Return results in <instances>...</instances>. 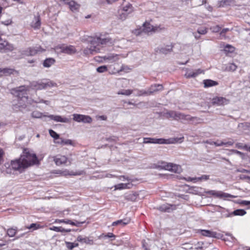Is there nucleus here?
Wrapping results in <instances>:
<instances>
[{
  "label": "nucleus",
  "mask_w": 250,
  "mask_h": 250,
  "mask_svg": "<svg viewBox=\"0 0 250 250\" xmlns=\"http://www.w3.org/2000/svg\"><path fill=\"white\" fill-rule=\"evenodd\" d=\"M40 225L36 223L31 224L29 227H27L28 229H33V230L37 229L39 228Z\"/></svg>",
  "instance_id": "obj_52"
},
{
  "label": "nucleus",
  "mask_w": 250,
  "mask_h": 250,
  "mask_svg": "<svg viewBox=\"0 0 250 250\" xmlns=\"http://www.w3.org/2000/svg\"><path fill=\"white\" fill-rule=\"evenodd\" d=\"M203 83L205 87H209L215 86L218 84L217 82L209 79L204 80Z\"/></svg>",
  "instance_id": "obj_29"
},
{
  "label": "nucleus",
  "mask_w": 250,
  "mask_h": 250,
  "mask_svg": "<svg viewBox=\"0 0 250 250\" xmlns=\"http://www.w3.org/2000/svg\"><path fill=\"white\" fill-rule=\"evenodd\" d=\"M206 193L208 194L212 195L220 199L234 197V196L230 194L225 193L221 191L211 190L207 191H206Z\"/></svg>",
  "instance_id": "obj_11"
},
{
  "label": "nucleus",
  "mask_w": 250,
  "mask_h": 250,
  "mask_svg": "<svg viewBox=\"0 0 250 250\" xmlns=\"http://www.w3.org/2000/svg\"><path fill=\"white\" fill-rule=\"evenodd\" d=\"M7 166H8V167H10V165L8 164L5 165V167H7ZM10 166L13 169L15 170H19L21 172L22 171L24 168H25L22 161L21 160V158H20L19 159L12 161L11 162Z\"/></svg>",
  "instance_id": "obj_10"
},
{
  "label": "nucleus",
  "mask_w": 250,
  "mask_h": 250,
  "mask_svg": "<svg viewBox=\"0 0 250 250\" xmlns=\"http://www.w3.org/2000/svg\"><path fill=\"white\" fill-rule=\"evenodd\" d=\"M176 120L181 121V122L184 124H187L188 123H191V124H196L199 122L200 119L195 117H191L189 115H186L183 113L179 112Z\"/></svg>",
  "instance_id": "obj_7"
},
{
  "label": "nucleus",
  "mask_w": 250,
  "mask_h": 250,
  "mask_svg": "<svg viewBox=\"0 0 250 250\" xmlns=\"http://www.w3.org/2000/svg\"><path fill=\"white\" fill-rule=\"evenodd\" d=\"M178 112H176L174 111H170L167 112L166 113V116L167 118H171L173 119L176 120V118H177V116L178 114Z\"/></svg>",
  "instance_id": "obj_33"
},
{
  "label": "nucleus",
  "mask_w": 250,
  "mask_h": 250,
  "mask_svg": "<svg viewBox=\"0 0 250 250\" xmlns=\"http://www.w3.org/2000/svg\"><path fill=\"white\" fill-rule=\"evenodd\" d=\"M119 16L118 18L119 19L121 20L122 21L125 20L127 16H128V13L125 12L123 11L122 10H121L119 12Z\"/></svg>",
  "instance_id": "obj_38"
},
{
  "label": "nucleus",
  "mask_w": 250,
  "mask_h": 250,
  "mask_svg": "<svg viewBox=\"0 0 250 250\" xmlns=\"http://www.w3.org/2000/svg\"><path fill=\"white\" fill-rule=\"evenodd\" d=\"M55 62V60L51 58L45 59L43 63V66L45 67H49Z\"/></svg>",
  "instance_id": "obj_31"
},
{
  "label": "nucleus",
  "mask_w": 250,
  "mask_h": 250,
  "mask_svg": "<svg viewBox=\"0 0 250 250\" xmlns=\"http://www.w3.org/2000/svg\"><path fill=\"white\" fill-rule=\"evenodd\" d=\"M49 229L51 230L55 231L56 232H69L71 231V229H65L63 228L62 227L53 226V227H50L49 228Z\"/></svg>",
  "instance_id": "obj_28"
},
{
  "label": "nucleus",
  "mask_w": 250,
  "mask_h": 250,
  "mask_svg": "<svg viewBox=\"0 0 250 250\" xmlns=\"http://www.w3.org/2000/svg\"><path fill=\"white\" fill-rule=\"evenodd\" d=\"M176 206L175 205H170L168 204H165L160 206L159 207V209L160 211L170 212L171 211L176 209Z\"/></svg>",
  "instance_id": "obj_18"
},
{
  "label": "nucleus",
  "mask_w": 250,
  "mask_h": 250,
  "mask_svg": "<svg viewBox=\"0 0 250 250\" xmlns=\"http://www.w3.org/2000/svg\"><path fill=\"white\" fill-rule=\"evenodd\" d=\"M57 86V84L56 83L50 80H42L33 81L30 83V86L36 90H42Z\"/></svg>",
  "instance_id": "obj_4"
},
{
  "label": "nucleus",
  "mask_w": 250,
  "mask_h": 250,
  "mask_svg": "<svg viewBox=\"0 0 250 250\" xmlns=\"http://www.w3.org/2000/svg\"><path fill=\"white\" fill-rule=\"evenodd\" d=\"M229 28H224L223 29L221 33H220V35L221 36H224V34L225 33H226L227 32L229 31Z\"/></svg>",
  "instance_id": "obj_62"
},
{
  "label": "nucleus",
  "mask_w": 250,
  "mask_h": 250,
  "mask_svg": "<svg viewBox=\"0 0 250 250\" xmlns=\"http://www.w3.org/2000/svg\"><path fill=\"white\" fill-rule=\"evenodd\" d=\"M133 92V90L130 89L124 90L118 92V94L124 95L126 96H129Z\"/></svg>",
  "instance_id": "obj_42"
},
{
  "label": "nucleus",
  "mask_w": 250,
  "mask_h": 250,
  "mask_svg": "<svg viewBox=\"0 0 250 250\" xmlns=\"http://www.w3.org/2000/svg\"><path fill=\"white\" fill-rule=\"evenodd\" d=\"M55 223H65L66 224H69V223H72L71 220L69 219H56L55 221Z\"/></svg>",
  "instance_id": "obj_46"
},
{
  "label": "nucleus",
  "mask_w": 250,
  "mask_h": 250,
  "mask_svg": "<svg viewBox=\"0 0 250 250\" xmlns=\"http://www.w3.org/2000/svg\"><path fill=\"white\" fill-rule=\"evenodd\" d=\"M73 117V120L79 123H90L92 121V118L88 115L74 114Z\"/></svg>",
  "instance_id": "obj_12"
},
{
  "label": "nucleus",
  "mask_w": 250,
  "mask_h": 250,
  "mask_svg": "<svg viewBox=\"0 0 250 250\" xmlns=\"http://www.w3.org/2000/svg\"><path fill=\"white\" fill-rule=\"evenodd\" d=\"M230 151L240 155H242L243 154L242 152L235 149H231Z\"/></svg>",
  "instance_id": "obj_60"
},
{
  "label": "nucleus",
  "mask_w": 250,
  "mask_h": 250,
  "mask_svg": "<svg viewBox=\"0 0 250 250\" xmlns=\"http://www.w3.org/2000/svg\"><path fill=\"white\" fill-rule=\"evenodd\" d=\"M165 168L167 170L178 173H180L182 170L181 167L180 165L173 163L167 164L165 166Z\"/></svg>",
  "instance_id": "obj_14"
},
{
  "label": "nucleus",
  "mask_w": 250,
  "mask_h": 250,
  "mask_svg": "<svg viewBox=\"0 0 250 250\" xmlns=\"http://www.w3.org/2000/svg\"><path fill=\"white\" fill-rule=\"evenodd\" d=\"M163 89V86L161 84H154L152 85L148 89L147 95H150L155 92L162 91Z\"/></svg>",
  "instance_id": "obj_17"
},
{
  "label": "nucleus",
  "mask_w": 250,
  "mask_h": 250,
  "mask_svg": "<svg viewBox=\"0 0 250 250\" xmlns=\"http://www.w3.org/2000/svg\"><path fill=\"white\" fill-rule=\"evenodd\" d=\"M31 116L34 118H40L42 116V113L39 111H34L32 112Z\"/></svg>",
  "instance_id": "obj_41"
},
{
  "label": "nucleus",
  "mask_w": 250,
  "mask_h": 250,
  "mask_svg": "<svg viewBox=\"0 0 250 250\" xmlns=\"http://www.w3.org/2000/svg\"><path fill=\"white\" fill-rule=\"evenodd\" d=\"M66 247L69 250H72L74 249L73 243L69 242H65Z\"/></svg>",
  "instance_id": "obj_55"
},
{
  "label": "nucleus",
  "mask_w": 250,
  "mask_h": 250,
  "mask_svg": "<svg viewBox=\"0 0 250 250\" xmlns=\"http://www.w3.org/2000/svg\"><path fill=\"white\" fill-rule=\"evenodd\" d=\"M197 32L199 34L205 35L207 33V28H205V27H202V28H199L197 30Z\"/></svg>",
  "instance_id": "obj_51"
},
{
  "label": "nucleus",
  "mask_w": 250,
  "mask_h": 250,
  "mask_svg": "<svg viewBox=\"0 0 250 250\" xmlns=\"http://www.w3.org/2000/svg\"><path fill=\"white\" fill-rule=\"evenodd\" d=\"M235 48L231 45L227 44L224 47V51L228 53H232L234 52Z\"/></svg>",
  "instance_id": "obj_40"
},
{
  "label": "nucleus",
  "mask_w": 250,
  "mask_h": 250,
  "mask_svg": "<svg viewBox=\"0 0 250 250\" xmlns=\"http://www.w3.org/2000/svg\"><path fill=\"white\" fill-rule=\"evenodd\" d=\"M175 142V139H165L163 138H144V144H170Z\"/></svg>",
  "instance_id": "obj_5"
},
{
  "label": "nucleus",
  "mask_w": 250,
  "mask_h": 250,
  "mask_svg": "<svg viewBox=\"0 0 250 250\" xmlns=\"http://www.w3.org/2000/svg\"><path fill=\"white\" fill-rule=\"evenodd\" d=\"M67 160V157H66L64 156H60L59 157H56L54 159V161L55 164L58 166L65 164L66 163Z\"/></svg>",
  "instance_id": "obj_25"
},
{
  "label": "nucleus",
  "mask_w": 250,
  "mask_h": 250,
  "mask_svg": "<svg viewBox=\"0 0 250 250\" xmlns=\"http://www.w3.org/2000/svg\"><path fill=\"white\" fill-rule=\"evenodd\" d=\"M14 49L13 46L7 41L0 38V51L5 52L6 50L12 51Z\"/></svg>",
  "instance_id": "obj_15"
},
{
  "label": "nucleus",
  "mask_w": 250,
  "mask_h": 250,
  "mask_svg": "<svg viewBox=\"0 0 250 250\" xmlns=\"http://www.w3.org/2000/svg\"><path fill=\"white\" fill-rule=\"evenodd\" d=\"M11 74H18V72L12 68H0V77L3 76H9Z\"/></svg>",
  "instance_id": "obj_19"
},
{
  "label": "nucleus",
  "mask_w": 250,
  "mask_h": 250,
  "mask_svg": "<svg viewBox=\"0 0 250 250\" xmlns=\"http://www.w3.org/2000/svg\"><path fill=\"white\" fill-rule=\"evenodd\" d=\"M243 149L245 150H246V151L250 152V146H247L246 145H244Z\"/></svg>",
  "instance_id": "obj_64"
},
{
  "label": "nucleus",
  "mask_w": 250,
  "mask_h": 250,
  "mask_svg": "<svg viewBox=\"0 0 250 250\" xmlns=\"http://www.w3.org/2000/svg\"><path fill=\"white\" fill-rule=\"evenodd\" d=\"M208 178H209V176L206 175H202L201 177H196L197 182L198 181H201L203 180H207L208 179Z\"/></svg>",
  "instance_id": "obj_56"
},
{
  "label": "nucleus",
  "mask_w": 250,
  "mask_h": 250,
  "mask_svg": "<svg viewBox=\"0 0 250 250\" xmlns=\"http://www.w3.org/2000/svg\"><path fill=\"white\" fill-rule=\"evenodd\" d=\"M104 60H108L112 62L116 61L118 60V55L117 54H110L104 57Z\"/></svg>",
  "instance_id": "obj_34"
},
{
  "label": "nucleus",
  "mask_w": 250,
  "mask_h": 250,
  "mask_svg": "<svg viewBox=\"0 0 250 250\" xmlns=\"http://www.w3.org/2000/svg\"><path fill=\"white\" fill-rule=\"evenodd\" d=\"M187 181H193V182H197V179L196 177L195 178H191V177H188L187 178L185 179Z\"/></svg>",
  "instance_id": "obj_59"
},
{
  "label": "nucleus",
  "mask_w": 250,
  "mask_h": 250,
  "mask_svg": "<svg viewBox=\"0 0 250 250\" xmlns=\"http://www.w3.org/2000/svg\"><path fill=\"white\" fill-rule=\"evenodd\" d=\"M30 102L32 103H44L46 105H48L50 104V101H46L43 100L42 99H41L40 98H38L37 99H33L32 100H30Z\"/></svg>",
  "instance_id": "obj_37"
},
{
  "label": "nucleus",
  "mask_w": 250,
  "mask_h": 250,
  "mask_svg": "<svg viewBox=\"0 0 250 250\" xmlns=\"http://www.w3.org/2000/svg\"><path fill=\"white\" fill-rule=\"evenodd\" d=\"M165 29V27H161L160 25L154 26L149 22H146L143 24L142 30L145 33H149L151 32H158L163 30Z\"/></svg>",
  "instance_id": "obj_8"
},
{
  "label": "nucleus",
  "mask_w": 250,
  "mask_h": 250,
  "mask_svg": "<svg viewBox=\"0 0 250 250\" xmlns=\"http://www.w3.org/2000/svg\"><path fill=\"white\" fill-rule=\"evenodd\" d=\"M130 222V219L129 218H125L122 220H119L113 222L112 224V226H115L117 225H120L121 226H125V225L128 224Z\"/></svg>",
  "instance_id": "obj_26"
},
{
  "label": "nucleus",
  "mask_w": 250,
  "mask_h": 250,
  "mask_svg": "<svg viewBox=\"0 0 250 250\" xmlns=\"http://www.w3.org/2000/svg\"><path fill=\"white\" fill-rule=\"evenodd\" d=\"M68 5L70 7V9L72 10V11H73V10H77L78 9L79 7H80V5L77 4L75 1H70V2H68Z\"/></svg>",
  "instance_id": "obj_35"
},
{
  "label": "nucleus",
  "mask_w": 250,
  "mask_h": 250,
  "mask_svg": "<svg viewBox=\"0 0 250 250\" xmlns=\"http://www.w3.org/2000/svg\"><path fill=\"white\" fill-rule=\"evenodd\" d=\"M173 47V45L172 44L167 45L165 47H162L160 51L163 54H167L172 51Z\"/></svg>",
  "instance_id": "obj_27"
},
{
  "label": "nucleus",
  "mask_w": 250,
  "mask_h": 250,
  "mask_svg": "<svg viewBox=\"0 0 250 250\" xmlns=\"http://www.w3.org/2000/svg\"><path fill=\"white\" fill-rule=\"evenodd\" d=\"M234 2V0H222L218 2V4L219 7H225L230 5L233 4Z\"/></svg>",
  "instance_id": "obj_30"
},
{
  "label": "nucleus",
  "mask_w": 250,
  "mask_h": 250,
  "mask_svg": "<svg viewBox=\"0 0 250 250\" xmlns=\"http://www.w3.org/2000/svg\"><path fill=\"white\" fill-rule=\"evenodd\" d=\"M1 23L5 25H9L11 24L12 21L11 20H8L5 21H1Z\"/></svg>",
  "instance_id": "obj_58"
},
{
  "label": "nucleus",
  "mask_w": 250,
  "mask_h": 250,
  "mask_svg": "<svg viewBox=\"0 0 250 250\" xmlns=\"http://www.w3.org/2000/svg\"><path fill=\"white\" fill-rule=\"evenodd\" d=\"M121 10L125 12L128 13V14H129L133 11V8L131 5L127 4Z\"/></svg>",
  "instance_id": "obj_39"
},
{
  "label": "nucleus",
  "mask_w": 250,
  "mask_h": 250,
  "mask_svg": "<svg viewBox=\"0 0 250 250\" xmlns=\"http://www.w3.org/2000/svg\"><path fill=\"white\" fill-rule=\"evenodd\" d=\"M210 29L213 32H218L221 30V27L219 25H215L212 26L210 28Z\"/></svg>",
  "instance_id": "obj_54"
},
{
  "label": "nucleus",
  "mask_w": 250,
  "mask_h": 250,
  "mask_svg": "<svg viewBox=\"0 0 250 250\" xmlns=\"http://www.w3.org/2000/svg\"><path fill=\"white\" fill-rule=\"evenodd\" d=\"M48 117L51 119L58 122L67 123L70 122L69 119L66 117H62L59 115H50L48 116Z\"/></svg>",
  "instance_id": "obj_21"
},
{
  "label": "nucleus",
  "mask_w": 250,
  "mask_h": 250,
  "mask_svg": "<svg viewBox=\"0 0 250 250\" xmlns=\"http://www.w3.org/2000/svg\"><path fill=\"white\" fill-rule=\"evenodd\" d=\"M204 243L203 242H198L195 245L196 250H204L205 247L204 246Z\"/></svg>",
  "instance_id": "obj_45"
},
{
  "label": "nucleus",
  "mask_w": 250,
  "mask_h": 250,
  "mask_svg": "<svg viewBox=\"0 0 250 250\" xmlns=\"http://www.w3.org/2000/svg\"><path fill=\"white\" fill-rule=\"evenodd\" d=\"M210 145H214L216 146H222L224 145V142L223 141H217V142H211L210 143H208Z\"/></svg>",
  "instance_id": "obj_50"
},
{
  "label": "nucleus",
  "mask_w": 250,
  "mask_h": 250,
  "mask_svg": "<svg viewBox=\"0 0 250 250\" xmlns=\"http://www.w3.org/2000/svg\"><path fill=\"white\" fill-rule=\"evenodd\" d=\"M224 145H225L226 146H232L233 144V142L232 141H229L227 142H224Z\"/></svg>",
  "instance_id": "obj_63"
},
{
  "label": "nucleus",
  "mask_w": 250,
  "mask_h": 250,
  "mask_svg": "<svg viewBox=\"0 0 250 250\" xmlns=\"http://www.w3.org/2000/svg\"><path fill=\"white\" fill-rule=\"evenodd\" d=\"M202 72H203V71L200 69H196L193 71L188 70L185 75L188 78L191 77L194 78Z\"/></svg>",
  "instance_id": "obj_23"
},
{
  "label": "nucleus",
  "mask_w": 250,
  "mask_h": 250,
  "mask_svg": "<svg viewBox=\"0 0 250 250\" xmlns=\"http://www.w3.org/2000/svg\"><path fill=\"white\" fill-rule=\"evenodd\" d=\"M100 237L101 238H112V239L114 240L115 238V235L113 234L112 233L108 232L106 234H102L100 235Z\"/></svg>",
  "instance_id": "obj_43"
},
{
  "label": "nucleus",
  "mask_w": 250,
  "mask_h": 250,
  "mask_svg": "<svg viewBox=\"0 0 250 250\" xmlns=\"http://www.w3.org/2000/svg\"><path fill=\"white\" fill-rule=\"evenodd\" d=\"M28 86L22 85L11 89V93L18 98V103L13 104V108L18 111L21 108H25L28 104H32L28 99L27 91Z\"/></svg>",
  "instance_id": "obj_1"
},
{
  "label": "nucleus",
  "mask_w": 250,
  "mask_h": 250,
  "mask_svg": "<svg viewBox=\"0 0 250 250\" xmlns=\"http://www.w3.org/2000/svg\"><path fill=\"white\" fill-rule=\"evenodd\" d=\"M138 96H143V95H147V91L146 90H140L138 91V93L137 94Z\"/></svg>",
  "instance_id": "obj_57"
},
{
  "label": "nucleus",
  "mask_w": 250,
  "mask_h": 250,
  "mask_svg": "<svg viewBox=\"0 0 250 250\" xmlns=\"http://www.w3.org/2000/svg\"><path fill=\"white\" fill-rule=\"evenodd\" d=\"M54 49L58 53H65L69 55L74 54L76 53L77 50L74 46L65 45L64 44L58 45Z\"/></svg>",
  "instance_id": "obj_6"
},
{
  "label": "nucleus",
  "mask_w": 250,
  "mask_h": 250,
  "mask_svg": "<svg viewBox=\"0 0 250 250\" xmlns=\"http://www.w3.org/2000/svg\"><path fill=\"white\" fill-rule=\"evenodd\" d=\"M212 103L217 105H224L229 103V100L222 97H216L212 99Z\"/></svg>",
  "instance_id": "obj_16"
},
{
  "label": "nucleus",
  "mask_w": 250,
  "mask_h": 250,
  "mask_svg": "<svg viewBox=\"0 0 250 250\" xmlns=\"http://www.w3.org/2000/svg\"><path fill=\"white\" fill-rule=\"evenodd\" d=\"M119 178L120 179H122L123 178V181H127L128 182L127 183H120L117 184L114 186L115 189H127L130 188L132 184L131 183L132 182L131 179L129 178L128 177H125V176H120Z\"/></svg>",
  "instance_id": "obj_9"
},
{
  "label": "nucleus",
  "mask_w": 250,
  "mask_h": 250,
  "mask_svg": "<svg viewBox=\"0 0 250 250\" xmlns=\"http://www.w3.org/2000/svg\"><path fill=\"white\" fill-rule=\"evenodd\" d=\"M72 223H69L70 225H71L72 226H75L77 227H80L81 225L85 223V221L83 222H78L77 221H76V222H73L71 221Z\"/></svg>",
  "instance_id": "obj_53"
},
{
  "label": "nucleus",
  "mask_w": 250,
  "mask_h": 250,
  "mask_svg": "<svg viewBox=\"0 0 250 250\" xmlns=\"http://www.w3.org/2000/svg\"><path fill=\"white\" fill-rule=\"evenodd\" d=\"M237 68V66L234 63H229L228 64L227 69L229 71H234Z\"/></svg>",
  "instance_id": "obj_49"
},
{
  "label": "nucleus",
  "mask_w": 250,
  "mask_h": 250,
  "mask_svg": "<svg viewBox=\"0 0 250 250\" xmlns=\"http://www.w3.org/2000/svg\"><path fill=\"white\" fill-rule=\"evenodd\" d=\"M44 50L41 46L29 47L27 49L22 51V54L25 56H34L39 52H42Z\"/></svg>",
  "instance_id": "obj_13"
},
{
  "label": "nucleus",
  "mask_w": 250,
  "mask_h": 250,
  "mask_svg": "<svg viewBox=\"0 0 250 250\" xmlns=\"http://www.w3.org/2000/svg\"><path fill=\"white\" fill-rule=\"evenodd\" d=\"M41 24V19L39 15L35 16L30 23V25L34 29H39Z\"/></svg>",
  "instance_id": "obj_22"
},
{
  "label": "nucleus",
  "mask_w": 250,
  "mask_h": 250,
  "mask_svg": "<svg viewBox=\"0 0 250 250\" xmlns=\"http://www.w3.org/2000/svg\"><path fill=\"white\" fill-rule=\"evenodd\" d=\"M89 42V47L85 48L83 51L85 55H93L99 52L100 45H111L114 43L110 38H102L101 37L91 38Z\"/></svg>",
  "instance_id": "obj_2"
},
{
  "label": "nucleus",
  "mask_w": 250,
  "mask_h": 250,
  "mask_svg": "<svg viewBox=\"0 0 250 250\" xmlns=\"http://www.w3.org/2000/svg\"><path fill=\"white\" fill-rule=\"evenodd\" d=\"M107 70V66L105 65L101 66L97 68V71L99 73H103Z\"/></svg>",
  "instance_id": "obj_47"
},
{
  "label": "nucleus",
  "mask_w": 250,
  "mask_h": 250,
  "mask_svg": "<svg viewBox=\"0 0 250 250\" xmlns=\"http://www.w3.org/2000/svg\"><path fill=\"white\" fill-rule=\"evenodd\" d=\"M20 158L25 168L38 163L36 154L29 151H26V150H24Z\"/></svg>",
  "instance_id": "obj_3"
},
{
  "label": "nucleus",
  "mask_w": 250,
  "mask_h": 250,
  "mask_svg": "<svg viewBox=\"0 0 250 250\" xmlns=\"http://www.w3.org/2000/svg\"><path fill=\"white\" fill-rule=\"evenodd\" d=\"M49 132L50 136L54 138L55 139H60L59 134H58L55 131H53V130L50 129Z\"/></svg>",
  "instance_id": "obj_48"
},
{
  "label": "nucleus",
  "mask_w": 250,
  "mask_h": 250,
  "mask_svg": "<svg viewBox=\"0 0 250 250\" xmlns=\"http://www.w3.org/2000/svg\"><path fill=\"white\" fill-rule=\"evenodd\" d=\"M77 241L83 244L87 245H93V240L91 237H88L83 235H79L77 238Z\"/></svg>",
  "instance_id": "obj_20"
},
{
  "label": "nucleus",
  "mask_w": 250,
  "mask_h": 250,
  "mask_svg": "<svg viewBox=\"0 0 250 250\" xmlns=\"http://www.w3.org/2000/svg\"><path fill=\"white\" fill-rule=\"evenodd\" d=\"M60 141L58 142V143H60L62 145H73V142L72 140L69 139H63L62 138L60 139Z\"/></svg>",
  "instance_id": "obj_36"
},
{
  "label": "nucleus",
  "mask_w": 250,
  "mask_h": 250,
  "mask_svg": "<svg viewBox=\"0 0 250 250\" xmlns=\"http://www.w3.org/2000/svg\"><path fill=\"white\" fill-rule=\"evenodd\" d=\"M16 229L13 228L9 229L7 230V233L9 237H13L16 233Z\"/></svg>",
  "instance_id": "obj_44"
},
{
  "label": "nucleus",
  "mask_w": 250,
  "mask_h": 250,
  "mask_svg": "<svg viewBox=\"0 0 250 250\" xmlns=\"http://www.w3.org/2000/svg\"><path fill=\"white\" fill-rule=\"evenodd\" d=\"M202 235L209 237L218 238L219 234L216 232L208 230H201Z\"/></svg>",
  "instance_id": "obj_24"
},
{
  "label": "nucleus",
  "mask_w": 250,
  "mask_h": 250,
  "mask_svg": "<svg viewBox=\"0 0 250 250\" xmlns=\"http://www.w3.org/2000/svg\"><path fill=\"white\" fill-rule=\"evenodd\" d=\"M246 214V211L242 209H238L233 211L229 216L233 215L235 216H243Z\"/></svg>",
  "instance_id": "obj_32"
},
{
  "label": "nucleus",
  "mask_w": 250,
  "mask_h": 250,
  "mask_svg": "<svg viewBox=\"0 0 250 250\" xmlns=\"http://www.w3.org/2000/svg\"><path fill=\"white\" fill-rule=\"evenodd\" d=\"M244 145H243L242 143H238L236 144L235 146L237 148L239 149H243Z\"/></svg>",
  "instance_id": "obj_61"
}]
</instances>
